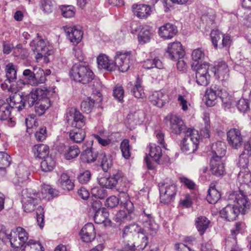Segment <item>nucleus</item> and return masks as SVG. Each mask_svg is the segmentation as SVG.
Returning <instances> with one entry per match:
<instances>
[{
	"instance_id": "obj_5",
	"label": "nucleus",
	"mask_w": 251,
	"mask_h": 251,
	"mask_svg": "<svg viewBox=\"0 0 251 251\" xmlns=\"http://www.w3.org/2000/svg\"><path fill=\"white\" fill-rule=\"evenodd\" d=\"M41 200L40 193L32 189H23L21 193V202L24 211H33Z\"/></svg>"
},
{
	"instance_id": "obj_35",
	"label": "nucleus",
	"mask_w": 251,
	"mask_h": 251,
	"mask_svg": "<svg viewBox=\"0 0 251 251\" xmlns=\"http://www.w3.org/2000/svg\"><path fill=\"white\" fill-rule=\"evenodd\" d=\"M12 106L3 100H0V120H7L10 119Z\"/></svg>"
},
{
	"instance_id": "obj_6",
	"label": "nucleus",
	"mask_w": 251,
	"mask_h": 251,
	"mask_svg": "<svg viewBox=\"0 0 251 251\" xmlns=\"http://www.w3.org/2000/svg\"><path fill=\"white\" fill-rule=\"evenodd\" d=\"M71 76L76 81L87 84L94 78V74L90 68L82 64H75L70 71Z\"/></svg>"
},
{
	"instance_id": "obj_62",
	"label": "nucleus",
	"mask_w": 251,
	"mask_h": 251,
	"mask_svg": "<svg viewBox=\"0 0 251 251\" xmlns=\"http://www.w3.org/2000/svg\"><path fill=\"white\" fill-rule=\"evenodd\" d=\"M92 196L96 198L103 199L107 196L106 191L103 188L95 187L91 189Z\"/></svg>"
},
{
	"instance_id": "obj_11",
	"label": "nucleus",
	"mask_w": 251,
	"mask_h": 251,
	"mask_svg": "<svg viewBox=\"0 0 251 251\" xmlns=\"http://www.w3.org/2000/svg\"><path fill=\"white\" fill-rule=\"evenodd\" d=\"M166 53L169 58L174 61L182 58L185 55V51L182 45L179 42L170 43L166 50Z\"/></svg>"
},
{
	"instance_id": "obj_24",
	"label": "nucleus",
	"mask_w": 251,
	"mask_h": 251,
	"mask_svg": "<svg viewBox=\"0 0 251 251\" xmlns=\"http://www.w3.org/2000/svg\"><path fill=\"white\" fill-rule=\"evenodd\" d=\"M134 15L139 19H146L152 12L151 8L146 4H133L132 6Z\"/></svg>"
},
{
	"instance_id": "obj_21",
	"label": "nucleus",
	"mask_w": 251,
	"mask_h": 251,
	"mask_svg": "<svg viewBox=\"0 0 251 251\" xmlns=\"http://www.w3.org/2000/svg\"><path fill=\"white\" fill-rule=\"evenodd\" d=\"M64 30L69 40L74 44H77L82 38L83 33L80 29L76 26H65Z\"/></svg>"
},
{
	"instance_id": "obj_4",
	"label": "nucleus",
	"mask_w": 251,
	"mask_h": 251,
	"mask_svg": "<svg viewBox=\"0 0 251 251\" xmlns=\"http://www.w3.org/2000/svg\"><path fill=\"white\" fill-rule=\"evenodd\" d=\"M200 142L198 131L188 128L185 132V137L181 143V150L186 154H190L196 151Z\"/></svg>"
},
{
	"instance_id": "obj_46",
	"label": "nucleus",
	"mask_w": 251,
	"mask_h": 251,
	"mask_svg": "<svg viewBox=\"0 0 251 251\" xmlns=\"http://www.w3.org/2000/svg\"><path fill=\"white\" fill-rule=\"evenodd\" d=\"M215 88H216L218 97L221 99L222 102L227 106L230 105L232 100L227 91L220 86H215Z\"/></svg>"
},
{
	"instance_id": "obj_50",
	"label": "nucleus",
	"mask_w": 251,
	"mask_h": 251,
	"mask_svg": "<svg viewBox=\"0 0 251 251\" xmlns=\"http://www.w3.org/2000/svg\"><path fill=\"white\" fill-rule=\"evenodd\" d=\"M141 79L137 78L135 85L131 90V93L136 98H143L145 97V93L141 85Z\"/></svg>"
},
{
	"instance_id": "obj_48",
	"label": "nucleus",
	"mask_w": 251,
	"mask_h": 251,
	"mask_svg": "<svg viewBox=\"0 0 251 251\" xmlns=\"http://www.w3.org/2000/svg\"><path fill=\"white\" fill-rule=\"evenodd\" d=\"M55 166V161L51 156H47L41 162V168L44 172L52 171Z\"/></svg>"
},
{
	"instance_id": "obj_55",
	"label": "nucleus",
	"mask_w": 251,
	"mask_h": 251,
	"mask_svg": "<svg viewBox=\"0 0 251 251\" xmlns=\"http://www.w3.org/2000/svg\"><path fill=\"white\" fill-rule=\"evenodd\" d=\"M94 102L95 100L90 97L87 98L86 100H83L80 105L81 110L86 113L91 112L94 107Z\"/></svg>"
},
{
	"instance_id": "obj_53",
	"label": "nucleus",
	"mask_w": 251,
	"mask_h": 251,
	"mask_svg": "<svg viewBox=\"0 0 251 251\" xmlns=\"http://www.w3.org/2000/svg\"><path fill=\"white\" fill-rule=\"evenodd\" d=\"M221 197V195L215 188L211 187L208 191L206 199L208 202L211 204L216 203Z\"/></svg>"
},
{
	"instance_id": "obj_56",
	"label": "nucleus",
	"mask_w": 251,
	"mask_h": 251,
	"mask_svg": "<svg viewBox=\"0 0 251 251\" xmlns=\"http://www.w3.org/2000/svg\"><path fill=\"white\" fill-rule=\"evenodd\" d=\"M143 67L146 69H150L156 67L161 69L163 67L161 61L157 59H147L143 63Z\"/></svg>"
},
{
	"instance_id": "obj_22",
	"label": "nucleus",
	"mask_w": 251,
	"mask_h": 251,
	"mask_svg": "<svg viewBox=\"0 0 251 251\" xmlns=\"http://www.w3.org/2000/svg\"><path fill=\"white\" fill-rule=\"evenodd\" d=\"M125 210H119L114 218V220L116 222L122 223L130 221L133 220L135 217V214L134 213L133 208L127 207H124Z\"/></svg>"
},
{
	"instance_id": "obj_61",
	"label": "nucleus",
	"mask_w": 251,
	"mask_h": 251,
	"mask_svg": "<svg viewBox=\"0 0 251 251\" xmlns=\"http://www.w3.org/2000/svg\"><path fill=\"white\" fill-rule=\"evenodd\" d=\"M61 14L66 18H70L75 15V7L72 5H62L60 7Z\"/></svg>"
},
{
	"instance_id": "obj_52",
	"label": "nucleus",
	"mask_w": 251,
	"mask_h": 251,
	"mask_svg": "<svg viewBox=\"0 0 251 251\" xmlns=\"http://www.w3.org/2000/svg\"><path fill=\"white\" fill-rule=\"evenodd\" d=\"M108 216L109 214L106 208L100 209L95 212L94 217L95 222L98 224L103 223L106 221Z\"/></svg>"
},
{
	"instance_id": "obj_14",
	"label": "nucleus",
	"mask_w": 251,
	"mask_h": 251,
	"mask_svg": "<svg viewBox=\"0 0 251 251\" xmlns=\"http://www.w3.org/2000/svg\"><path fill=\"white\" fill-rule=\"evenodd\" d=\"M142 221L144 225V228L142 229L145 235L150 234L154 235L158 228V225L155 223L151 214H149L144 211V215L142 216Z\"/></svg>"
},
{
	"instance_id": "obj_36",
	"label": "nucleus",
	"mask_w": 251,
	"mask_h": 251,
	"mask_svg": "<svg viewBox=\"0 0 251 251\" xmlns=\"http://www.w3.org/2000/svg\"><path fill=\"white\" fill-rule=\"evenodd\" d=\"M151 28L148 25L142 26L138 33V39L140 44H144L150 41L152 35Z\"/></svg>"
},
{
	"instance_id": "obj_15",
	"label": "nucleus",
	"mask_w": 251,
	"mask_h": 251,
	"mask_svg": "<svg viewBox=\"0 0 251 251\" xmlns=\"http://www.w3.org/2000/svg\"><path fill=\"white\" fill-rule=\"evenodd\" d=\"M251 164V139L244 145V150L240 155L238 165L243 169H248Z\"/></svg>"
},
{
	"instance_id": "obj_58",
	"label": "nucleus",
	"mask_w": 251,
	"mask_h": 251,
	"mask_svg": "<svg viewBox=\"0 0 251 251\" xmlns=\"http://www.w3.org/2000/svg\"><path fill=\"white\" fill-rule=\"evenodd\" d=\"M11 163V157L5 152L0 151V170L5 169Z\"/></svg>"
},
{
	"instance_id": "obj_10",
	"label": "nucleus",
	"mask_w": 251,
	"mask_h": 251,
	"mask_svg": "<svg viewBox=\"0 0 251 251\" xmlns=\"http://www.w3.org/2000/svg\"><path fill=\"white\" fill-rule=\"evenodd\" d=\"M168 92L165 90L155 91L149 97L150 101L153 105L162 108L171 100Z\"/></svg>"
},
{
	"instance_id": "obj_37",
	"label": "nucleus",
	"mask_w": 251,
	"mask_h": 251,
	"mask_svg": "<svg viewBox=\"0 0 251 251\" xmlns=\"http://www.w3.org/2000/svg\"><path fill=\"white\" fill-rule=\"evenodd\" d=\"M30 173L27 168L24 166H19L16 171V179L15 182L18 185L23 183L28 178Z\"/></svg>"
},
{
	"instance_id": "obj_41",
	"label": "nucleus",
	"mask_w": 251,
	"mask_h": 251,
	"mask_svg": "<svg viewBox=\"0 0 251 251\" xmlns=\"http://www.w3.org/2000/svg\"><path fill=\"white\" fill-rule=\"evenodd\" d=\"M7 239H9L11 246L13 248H19L25 246L26 241L19 238L15 233L12 231L10 234L6 235Z\"/></svg>"
},
{
	"instance_id": "obj_16",
	"label": "nucleus",
	"mask_w": 251,
	"mask_h": 251,
	"mask_svg": "<svg viewBox=\"0 0 251 251\" xmlns=\"http://www.w3.org/2000/svg\"><path fill=\"white\" fill-rule=\"evenodd\" d=\"M227 140L232 148H240L243 144V137L240 131L236 128L230 129L227 133Z\"/></svg>"
},
{
	"instance_id": "obj_3",
	"label": "nucleus",
	"mask_w": 251,
	"mask_h": 251,
	"mask_svg": "<svg viewBox=\"0 0 251 251\" xmlns=\"http://www.w3.org/2000/svg\"><path fill=\"white\" fill-rule=\"evenodd\" d=\"M48 93L47 90L36 88L26 95L27 105L29 107L34 106L35 112L38 116L42 115L50 106Z\"/></svg>"
},
{
	"instance_id": "obj_20",
	"label": "nucleus",
	"mask_w": 251,
	"mask_h": 251,
	"mask_svg": "<svg viewBox=\"0 0 251 251\" xmlns=\"http://www.w3.org/2000/svg\"><path fill=\"white\" fill-rule=\"evenodd\" d=\"M96 231L94 225L88 223L84 226L80 232L82 240L86 243L91 242L96 237Z\"/></svg>"
},
{
	"instance_id": "obj_54",
	"label": "nucleus",
	"mask_w": 251,
	"mask_h": 251,
	"mask_svg": "<svg viewBox=\"0 0 251 251\" xmlns=\"http://www.w3.org/2000/svg\"><path fill=\"white\" fill-rule=\"evenodd\" d=\"M80 153V150L77 145L69 146L66 150L64 154L65 157L67 160H70L77 157Z\"/></svg>"
},
{
	"instance_id": "obj_31",
	"label": "nucleus",
	"mask_w": 251,
	"mask_h": 251,
	"mask_svg": "<svg viewBox=\"0 0 251 251\" xmlns=\"http://www.w3.org/2000/svg\"><path fill=\"white\" fill-rule=\"evenodd\" d=\"M100 153V151H99L94 148H87L81 155V159L83 162H92L97 159L99 160Z\"/></svg>"
},
{
	"instance_id": "obj_57",
	"label": "nucleus",
	"mask_w": 251,
	"mask_h": 251,
	"mask_svg": "<svg viewBox=\"0 0 251 251\" xmlns=\"http://www.w3.org/2000/svg\"><path fill=\"white\" fill-rule=\"evenodd\" d=\"M40 7L45 13H50L53 11L54 8L53 1L52 0H41Z\"/></svg>"
},
{
	"instance_id": "obj_60",
	"label": "nucleus",
	"mask_w": 251,
	"mask_h": 251,
	"mask_svg": "<svg viewBox=\"0 0 251 251\" xmlns=\"http://www.w3.org/2000/svg\"><path fill=\"white\" fill-rule=\"evenodd\" d=\"M193 68L196 71V75H210L208 72L209 64L208 63L204 62Z\"/></svg>"
},
{
	"instance_id": "obj_34",
	"label": "nucleus",
	"mask_w": 251,
	"mask_h": 251,
	"mask_svg": "<svg viewBox=\"0 0 251 251\" xmlns=\"http://www.w3.org/2000/svg\"><path fill=\"white\" fill-rule=\"evenodd\" d=\"M128 183L126 185L124 184L123 186L121 184V187H123V191L121 192L119 195V202L120 205L123 207H127L129 209L133 208L134 205L133 203L129 200V196L127 193L125 192L124 191L126 190Z\"/></svg>"
},
{
	"instance_id": "obj_25",
	"label": "nucleus",
	"mask_w": 251,
	"mask_h": 251,
	"mask_svg": "<svg viewBox=\"0 0 251 251\" xmlns=\"http://www.w3.org/2000/svg\"><path fill=\"white\" fill-rule=\"evenodd\" d=\"M176 27L174 25L167 23L159 28V36L165 39H170L173 38L177 33Z\"/></svg>"
},
{
	"instance_id": "obj_33",
	"label": "nucleus",
	"mask_w": 251,
	"mask_h": 251,
	"mask_svg": "<svg viewBox=\"0 0 251 251\" xmlns=\"http://www.w3.org/2000/svg\"><path fill=\"white\" fill-rule=\"evenodd\" d=\"M70 140L75 143H80L86 136V132L82 128L75 127L69 132Z\"/></svg>"
},
{
	"instance_id": "obj_42",
	"label": "nucleus",
	"mask_w": 251,
	"mask_h": 251,
	"mask_svg": "<svg viewBox=\"0 0 251 251\" xmlns=\"http://www.w3.org/2000/svg\"><path fill=\"white\" fill-rule=\"evenodd\" d=\"M209 224V220L205 217L201 216L196 219V227L201 235H202L204 233L208 228Z\"/></svg>"
},
{
	"instance_id": "obj_64",
	"label": "nucleus",
	"mask_w": 251,
	"mask_h": 251,
	"mask_svg": "<svg viewBox=\"0 0 251 251\" xmlns=\"http://www.w3.org/2000/svg\"><path fill=\"white\" fill-rule=\"evenodd\" d=\"M196 78L198 85L205 86L209 83L210 75H196Z\"/></svg>"
},
{
	"instance_id": "obj_45",
	"label": "nucleus",
	"mask_w": 251,
	"mask_h": 251,
	"mask_svg": "<svg viewBox=\"0 0 251 251\" xmlns=\"http://www.w3.org/2000/svg\"><path fill=\"white\" fill-rule=\"evenodd\" d=\"M240 171L238 174V179L240 183L243 184V187L249 188V184L251 183V173L248 169Z\"/></svg>"
},
{
	"instance_id": "obj_27",
	"label": "nucleus",
	"mask_w": 251,
	"mask_h": 251,
	"mask_svg": "<svg viewBox=\"0 0 251 251\" xmlns=\"http://www.w3.org/2000/svg\"><path fill=\"white\" fill-rule=\"evenodd\" d=\"M144 118V113L142 111L129 113L127 117L126 123L131 129L137 125H140L143 122Z\"/></svg>"
},
{
	"instance_id": "obj_63",
	"label": "nucleus",
	"mask_w": 251,
	"mask_h": 251,
	"mask_svg": "<svg viewBox=\"0 0 251 251\" xmlns=\"http://www.w3.org/2000/svg\"><path fill=\"white\" fill-rule=\"evenodd\" d=\"M237 108L242 112H245L249 109V103L247 100L241 99L238 101Z\"/></svg>"
},
{
	"instance_id": "obj_43",
	"label": "nucleus",
	"mask_w": 251,
	"mask_h": 251,
	"mask_svg": "<svg viewBox=\"0 0 251 251\" xmlns=\"http://www.w3.org/2000/svg\"><path fill=\"white\" fill-rule=\"evenodd\" d=\"M58 183L62 189L68 191L72 190L74 187V183L66 174H62L60 176L58 180Z\"/></svg>"
},
{
	"instance_id": "obj_44",
	"label": "nucleus",
	"mask_w": 251,
	"mask_h": 251,
	"mask_svg": "<svg viewBox=\"0 0 251 251\" xmlns=\"http://www.w3.org/2000/svg\"><path fill=\"white\" fill-rule=\"evenodd\" d=\"M205 57L204 50L202 48H199L193 50L192 52V58L193 61L192 66L197 67L200 62L204 59Z\"/></svg>"
},
{
	"instance_id": "obj_38",
	"label": "nucleus",
	"mask_w": 251,
	"mask_h": 251,
	"mask_svg": "<svg viewBox=\"0 0 251 251\" xmlns=\"http://www.w3.org/2000/svg\"><path fill=\"white\" fill-rule=\"evenodd\" d=\"M99 156V160L101 161V166L103 170L107 172L112 165L111 156L109 154H106L103 151L100 150Z\"/></svg>"
},
{
	"instance_id": "obj_49",
	"label": "nucleus",
	"mask_w": 251,
	"mask_h": 251,
	"mask_svg": "<svg viewBox=\"0 0 251 251\" xmlns=\"http://www.w3.org/2000/svg\"><path fill=\"white\" fill-rule=\"evenodd\" d=\"M22 251H44L43 247L39 241L29 240L25 245Z\"/></svg>"
},
{
	"instance_id": "obj_23",
	"label": "nucleus",
	"mask_w": 251,
	"mask_h": 251,
	"mask_svg": "<svg viewBox=\"0 0 251 251\" xmlns=\"http://www.w3.org/2000/svg\"><path fill=\"white\" fill-rule=\"evenodd\" d=\"M67 120L68 122L73 120L72 125L75 127L82 128L85 124L84 116L79 111L75 109L70 111L67 114Z\"/></svg>"
},
{
	"instance_id": "obj_19",
	"label": "nucleus",
	"mask_w": 251,
	"mask_h": 251,
	"mask_svg": "<svg viewBox=\"0 0 251 251\" xmlns=\"http://www.w3.org/2000/svg\"><path fill=\"white\" fill-rule=\"evenodd\" d=\"M212 72L215 77L221 81L227 80L229 78V69L225 62L220 61L213 67Z\"/></svg>"
},
{
	"instance_id": "obj_13",
	"label": "nucleus",
	"mask_w": 251,
	"mask_h": 251,
	"mask_svg": "<svg viewBox=\"0 0 251 251\" xmlns=\"http://www.w3.org/2000/svg\"><path fill=\"white\" fill-rule=\"evenodd\" d=\"M170 121V128L172 132L176 134H180L182 132L185 133L186 128L181 118L176 115L171 114L167 117Z\"/></svg>"
},
{
	"instance_id": "obj_1",
	"label": "nucleus",
	"mask_w": 251,
	"mask_h": 251,
	"mask_svg": "<svg viewBox=\"0 0 251 251\" xmlns=\"http://www.w3.org/2000/svg\"><path fill=\"white\" fill-rule=\"evenodd\" d=\"M248 194L246 190L241 189L229 194L227 198L229 203L220 211L221 216L227 221H233L240 213L249 212L251 203L247 197Z\"/></svg>"
},
{
	"instance_id": "obj_40",
	"label": "nucleus",
	"mask_w": 251,
	"mask_h": 251,
	"mask_svg": "<svg viewBox=\"0 0 251 251\" xmlns=\"http://www.w3.org/2000/svg\"><path fill=\"white\" fill-rule=\"evenodd\" d=\"M215 86H214L213 87L207 89L206 92V104L208 106H214L217 102L218 95Z\"/></svg>"
},
{
	"instance_id": "obj_7",
	"label": "nucleus",
	"mask_w": 251,
	"mask_h": 251,
	"mask_svg": "<svg viewBox=\"0 0 251 251\" xmlns=\"http://www.w3.org/2000/svg\"><path fill=\"white\" fill-rule=\"evenodd\" d=\"M30 45L34 52L37 53L35 58L37 60L43 57L46 59L48 56L53 52V47L48 41L43 40L39 37L33 39Z\"/></svg>"
},
{
	"instance_id": "obj_32",
	"label": "nucleus",
	"mask_w": 251,
	"mask_h": 251,
	"mask_svg": "<svg viewBox=\"0 0 251 251\" xmlns=\"http://www.w3.org/2000/svg\"><path fill=\"white\" fill-rule=\"evenodd\" d=\"M226 149L225 143L222 141L213 144L211 146V150L213 153L212 158H219L221 159L226 154Z\"/></svg>"
},
{
	"instance_id": "obj_9",
	"label": "nucleus",
	"mask_w": 251,
	"mask_h": 251,
	"mask_svg": "<svg viewBox=\"0 0 251 251\" xmlns=\"http://www.w3.org/2000/svg\"><path fill=\"white\" fill-rule=\"evenodd\" d=\"M160 201L164 203H169L175 198L176 194V185L173 181L166 182L159 186Z\"/></svg>"
},
{
	"instance_id": "obj_47",
	"label": "nucleus",
	"mask_w": 251,
	"mask_h": 251,
	"mask_svg": "<svg viewBox=\"0 0 251 251\" xmlns=\"http://www.w3.org/2000/svg\"><path fill=\"white\" fill-rule=\"evenodd\" d=\"M149 155L154 161L158 163L162 155L161 148L154 144H151L150 145Z\"/></svg>"
},
{
	"instance_id": "obj_26",
	"label": "nucleus",
	"mask_w": 251,
	"mask_h": 251,
	"mask_svg": "<svg viewBox=\"0 0 251 251\" xmlns=\"http://www.w3.org/2000/svg\"><path fill=\"white\" fill-rule=\"evenodd\" d=\"M103 180L104 181L105 187L108 189L113 188L118 183H121L123 181L126 182V179L121 172H118L109 177L103 178Z\"/></svg>"
},
{
	"instance_id": "obj_29",
	"label": "nucleus",
	"mask_w": 251,
	"mask_h": 251,
	"mask_svg": "<svg viewBox=\"0 0 251 251\" xmlns=\"http://www.w3.org/2000/svg\"><path fill=\"white\" fill-rule=\"evenodd\" d=\"M97 63L99 69H103L109 71L115 69L114 63L105 54H100L97 57Z\"/></svg>"
},
{
	"instance_id": "obj_28",
	"label": "nucleus",
	"mask_w": 251,
	"mask_h": 251,
	"mask_svg": "<svg viewBox=\"0 0 251 251\" xmlns=\"http://www.w3.org/2000/svg\"><path fill=\"white\" fill-rule=\"evenodd\" d=\"M210 167L212 173L216 176H223L225 173L224 164L219 158H212L211 159Z\"/></svg>"
},
{
	"instance_id": "obj_39",
	"label": "nucleus",
	"mask_w": 251,
	"mask_h": 251,
	"mask_svg": "<svg viewBox=\"0 0 251 251\" xmlns=\"http://www.w3.org/2000/svg\"><path fill=\"white\" fill-rule=\"evenodd\" d=\"M33 151L36 158L43 159L48 156L49 148L44 144L36 145L34 147Z\"/></svg>"
},
{
	"instance_id": "obj_30",
	"label": "nucleus",
	"mask_w": 251,
	"mask_h": 251,
	"mask_svg": "<svg viewBox=\"0 0 251 251\" xmlns=\"http://www.w3.org/2000/svg\"><path fill=\"white\" fill-rule=\"evenodd\" d=\"M33 78L29 79V84L32 86H36L44 83L46 80L45 72L40 68H34Z\"/></svg>"
},
{
	"instance_id": "obj_17",
	"label": "nucleus",
	"mask_w": 251,
	"mask_h": 251,
	"mask_svg": "<svg viewBox=\"0 0 251 251\" xmlns=\"http://www.w3.org/2000/svg\"><path fill=\"white\" fill-rule=\"evenodd\" d=\"M6 76L7 79L4 83L1 84L3 89H6L8 91H14L12 90L11 85H9L11 82H15L17 79V71L15 66L12 63H8L6 66Z\"/></svg>"
},
{
	"instance_id": "obj_2",
	"label": "nucleus",
	"mask_w": 251,
	"mask_h": 251,
	"mask_svg": "<svg viewBox=\"0 0 251 251\" xmlns=\"http://www.w3.org/2000/svg\"><path fill=\"white\" fill-rule=\"evenodd\" d=\"M138 235V240L135 243L129 245L128 243L126 248H129L131 251H136V250H143L148 245V238L143 230L138 225L132 224L126 226L123 230L122 237L126 242L132 241L134 237Z\"/></svg>"
},
{
	"instance_id": "obj_59",
	"label": "nucleus",
	"mask_w": 251,
	"mask_h": 251,
	"mask_svg": "<svg viewBox=\"0 0 251 251\" xmlns=\"http://www.w3.org/2000/svg\"><path fill=\"white\" fill-rule=\"evenodd\" d=\"M120 149L123 157L126 159H128L130 157L129 140L127 139L124 140L121 143Z\"/></svg>"
},
{
	"instance_id": "obj_8",
	"label": "nucleus",
	"mask_w": 251,
	"mask_h": 251,
	"mask_svg": "<svg viewBox=\"0 0 251 251\" xmlns=\"http://www.w3.org/2000/svg\"><path fill=\"white\" fill-rule=\"evenodd\" d=\"M132 55L130 51H118L115 56L114 64L122 72L128 70L131 65Z\"/></svg>"
},
{
	"instance_id": "obj_18",
	"label": "nucleus",
	"mask_w": 251,
	"mask_h": 251,
	"mask_svg": "<svg viewBox=\"0 0 251 251\" xmlns=\"http://www.w3.org/2000/svg\"><path fill=\"white\" fill-rule=\"evenodd\" d=\"M12 90L14 91H11L13 94L10 96L9 99L10 101V105L12 108H17L18 111H21L25 108L27 104L26 99V95L23 97L19 94L17 93V90L12 88Z\"/></svg>"
},
{
	"instance_id": "obj_51",
	"label": "nucleus",
	"mask_w": 251,
	"mask_h": 251,
	"mask_svg": "<svg viewBox=\"0 0 251 251\" xmlns=\"http://www.w3.org/2000/svg\"><path fill=\"white\" fill-rule=\"evenodd\" d=\"M41 199H46L48 196L51 197H55L58 195V191L55 189H53L50 185L44 184L42 186L41 191Z\"/></svg>"
},
{
	"instance_id": "obj_12",
	"label": "nucleus",
	"mask_w": 251,
	"mask_h": 251,
	"mask_svg": "<svg viewBox=\"0 0 251 251\" xmlns=\"http://www.w3.org/2000/svg\"><path fill=\"white\" fill-rule=\"evenodd\" d=\"M210 37L212 44L216 49L218 48V42L221 39L222 42L219 45H221L222 47H229L231 43L230 36L229 35L224 34L217 29H214L211 31Z\"/></svg>"
}]
</instances>
